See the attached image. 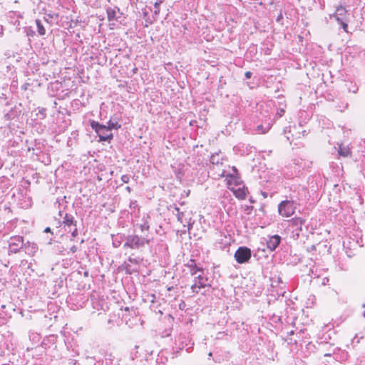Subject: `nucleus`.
I'll return each instance as SVG.
<instances>
[{
	"instance_id": "24",
	"label": "nucleus",
	"mask_w": 365,
	"mask_h": 365,
	"mask_svg": "<svg viewBox=\"0 0 365 365\" xmlns=\"http://www.w3.org/2000/svg\"><path fill=\"white\" fill-rule=\"evenodd\" d=\"M163 3V0H159L158 1H155V4H154V8H155V11H154V14L158 16L160 13V5Z\"/></svg>"
},
{
	"instance_id": "4",
	"label": "nucleus",
	"mask_w": 365,
	"mask_h": 365,
	"mask_svg": "<svg viewBox=\"0 0 365 365\" xmlns=\"http://www.w3.org/2000/svg\"><path fill=\"white\" fill-rule=\"evenodd\" d=\"M9 254H16L24 247V238L21 236H12L9 240Z\"/></svg>"
},
{
	"instance_id": "43",
	"label": "nucleus",
	"mask_w": 365,
	"mask_h": 365,
	"mask_svg": "<svg viewBox=\"0 0 365 365\" xmlns=\"http://www.w3.org/2000/svg\"><path fill=\"white\" fill-rule=\"evenodd\" d=\"M159 0H156V1H158Z\"/></svg>"
},
{
	"instance_id": "14",
	"label": "nucleus",
	"mask_w": 365,
	"mask_h": 365,
	"mask_svg": "<svg viewBox=\"0 0 365 365\" xmlns=\"http://www.w3.org/2000/svg\"><path fill=\"white\" fill-rule=\"evenodd\" d=\"M187 267L190 269L191 275H195L198 272L203 273L202 268L197 267L194 260H190V262L187 264Z\"/></svg>"
},
{
	"instance_id": "25",
	"label": "nucleus",
	"mask_w": 365,
	"mask_h": 365,
	"mask_svg": "<svg viewBox=\"0 0 365 365\" xmlns=\"http://www.w3.org/2000/svg\"><path fill=\"white\" fill-rule=\"evenodd\" d=\"M58 14H56V13H53V14H46V16H44V19L46 21H48L49 19H58Z\"/></svg>"
},
{
	"instance_id": "20",
	"label": "nucleus",
	"mask_w": 365,
	"mask_h": 365,
	"mask_svg": "<svg viewBox=\"0 0 365 365\" xmlns=\"http://www.w3.org/2000/svg\"><path fill=\"white\" fill-rule=\"evenodd\" d=\"M36 24L37 27L38 33L40 36H43L46 34V29L44 26H43L41 21L38 19L36 20Z\"/></svg>"
},
{
	"instance_id": "15",
	"label": "nucleus",
	"mask_w": 365,
	"mask_h": 365,
	"mask_svg": "<svg viewBox=\"0 0 365 365\" xmlns=\"http://www.w3.org/2000/svg\"><path fill=\"white\" fill-rule=\"evenodd\" d=\"M232 189L233 190V192L236 197L241 199V200H243L246 197L247 192H246V189H245V186H243L242 187H240L235 190H234V188H232Z\"/></svg>"
},
{
	"instance_id": "28",
	"label": "nucleus",
	"mask_w": 365,
	"mask_h": 365,
	"mask_svg": "<svg viewBox=\"0 0 365 365\" xmlns=\"http://www.w3.org/2000/svg\"><path fill=\"white\" fill-rule=\"evenodd\" d=\"M26 31L28 36H34L35 34V32L33 31L31 27L26 28Z\"/></svg>"
},
{
	"instance_id": "33",
	"label": "nucleus",
	"mask_w": 365,
	"mask_h": 365,
	"mask_svg": "<svg viewBox=\"0 0 365 365\" xmlns=\"http://www.w3.org/2000/svg\"><path fill=\"white\" fill-rule=\"evenodd\" d=\"M252 72H250V71H247V72L245 73V78H247V79H248V78H251V76H252Z\"/></svg>"
},
{
	"instance_id": "22",
	"label": "nucleus",
	"mask_w": 365,
	"mask_h": 365,
	"mask_svg": "<svg viewBox=\"0 0 365 365\" xmlns=\"http://www.w3.org/2000/svg\"><path fill=\"white\" fill-rule=\"evenodd\" d=\"M106 127L109 128V130L111 131L112 129L118 130L120 128L121 125L117 121L113 122L111 120H110L108 122V125H106Z\"/></svg>"
},
{
	"instance_id": "10",
	"label": "nucleus",
	"mask_w": 365,
	"mask_h": 365,
	"mask_svg": "<svg viewBox=\"0 0 365 365\" xmlns=\"http://www.w3.org/2000/svg\"><path fill=\"white\" fill-rule=\"evenodd\" d=\"M304 222L305 220L301 217H294L290 221V225L294 228L297 237L299 236V232L302 231V226L304 225Z\"/></svg>"
},
{
	"instance_id": "21",
	"label": "nucleus",
	"mask_w": 365,
	"mask_h": 365,
	"mask_svg": "<svg viewBox=\"0 0 365 365\" xmlns=\"http://www.w3.org/2000/svg\"><path fill=\"white\" fill-rule=\"evenodd\" d=\"M123 235H118L113 238V245L115 247H118L121 245L122 241L123 240Z\"/></svg>"
},
{
	"instance_id": "41",
	"label": "nucleus",
	"mask_w": 365,
	"mask_h": 365,
	"mask_svg": "<svg viewBox=\"0 0 365 365\" xmlns=\"http://www.w3.org/2000/svg\"><path fill=\"white\" fill-rule=\"evenodd\" d=\"M362 307H365V304H364L362 305Z\"/></svg>"
},
{
	"instance_id": "11",
	"label": "nucleus",
	"mask_w": 365,
	"mask_h": 365,
	"mask_svg": "<svg viewBox=\"0 0 365 365\" xmlns=\"http://www.w3.org/2000/svg\"><path fill=\"white\" fill-rule=\"evenodd\" d=\"M142 259L139 257H133V255H130L128 259L127 262H125V269L126 272L128 273H131L132 272L135 271L134 269L132 268L131 264H140V263L142 262Z\"/></svg>"
},
{
	"instance_id": "17",
	"label": "nucleus",
	"mask_w": 365,
	"mask_h": 365,
	"mask_svg": "<svg viewBox=\"0 0 365 365\" xmlns=\"http://www.w3.org/2000/svg\"><path fill=\"white\" fill-rule=\"evenodd\" d=\"M105 360L107 365H117L118 361L112 353H106Z\"/></svg>"
},
{
	"instance_id": "40",
	"label": "nucleus",
	"mask_w": 365,
	"mask_h": 365,
	"mask_svg": "<svg viewBox=\"0 0 365 365\" xmlns=\"http://www.w3.org/2000/svg\"><path fill=\"white\" fill-rule=\"evenodd\" d=\"M294 334L293 331H290V334Z\"/></svg>"
},
{
	"instance_id": "37",
	"label": "nucleus",
	"mask_w": 365,
	"mask_h": 365,
	"mask_svg": "<svg viewBox=\"0 0 365 365\" xmlns=\"http://www.w3.org/2000/svg\"><path fill=\"white\" fill-rule=\"evenodd\" d=\"M44 232H51V228H50V227H46V228L44 230Z\"/></svg>"
},
{
	"instance_id": "26",
	"label": "nucleus",
	"mask_w": 365,
	"mask_h": 365,
	"mask_svg": "<svg viewBox=\"0 0 365 365\" xmlns=\"http://www.w3.org/2000/svg\"><path fill=\"white\" fill-rule=\"evenodd\" d=\"M68 232H71L72 237H75L78 235V229L76 227V225L75 227L68 228Z\"/></svg>"
},
{
	"instance_id": "27",
	"label": "nucleus",
	"mask_w": 365,
	"mask_h": 365,
	"mask_svg": "<svg viewBox=\"0 0 365 365\" xmlns=\"http://www.w3.org/2000/svg\"><path fill=\"white\" fill-rule=\"evenodd\" d=\"M139 227L141 232H144L145 230L148 231L150 228V226L147 222H145L144 224L140 225Z\"/></svg>"
},
{
	"instance_id": "12",
	"label": "nucleus",
	"mask_w": 365,
	"mask_h": 365,
	"mask_svg": "<svg viewBox=\"0 0 365 365\" xmlns=\"http://www.w3.org/2000/svg\"><path fill=\"white\" fill-rule=\"evenodd\" d=\"M63 224L68 228H71L76 225V221L74 220V217L72 215L66 214L63 217Z\"/></svg>"
},
{
	"instance_id": "29",
	"label": "nucleus",
	"mask_w": 365,
	"mask_h": 365,
	"mask_svg": "<svg viewBox=\"0 0 365 365\" xmlns=\"http://www.w3.org/2000/svg\"><path fill=\"white\" fill-rule=\"evenodd\" d=\"M121 180L123 181V182L124 183H128L130 180V177L128 175H123L121 176Z\"/></svg>"
},
{
	"instance_id": "30",
	"label": "nucleus",
	"mask_w": 365,
	"mask_h": 365,
	"mask_svg": "<svg viewBox=\"0 0 365 365\" xmlns=\"http://www.w3.org/2000/svg\"><path fill=\"white\" fill-rule=\"evenodd\" d=\"M339 153L340 155H343V156H347L348 154H349V151L347 150H342V149H340L339 150Z\"/></svg>"
},
{
	"instance_id": "42",
	"label": "nucleus",
	"mask_w": 365,
	"mask_h": 365,
	"mask_svg": "<svg viewBox=\"0 0 365 365\" xmlns=\"http://www.w3.org/2000/svg\"><path fill=\"white\" fill-rule=\"evenodd\" d=\"M364 317H365V312H364Z\"/></svg>"
},
{
	"instance_id": "16",
	"label": "nucleus",
	"mask_w": 365,
	"mask_h": 365,
	"mask_svg": "<svg viewBox=\"0 0 365 365\" xmlns=\"http://www.w3.org/2000/svg\"><path fill=\"white\" fill-rule=\"evenodd\" d=\"M24 247H25L26 252H28L29 255H34L38 250L37 245L36 244L31 243L29 242L24 243Z\"/></svg>"
},
{
	"instance_id": "36",
	"label": "nucleus",
	"mask_w": 365,
	"mask_h": 365,
	"mask_svg": "<svg viewBox=\"0 0 365 365\" xmlns=\"http://www.w3.org/2000/svg\"><path fill=\"white\" fill-rule=\"evenodd\" d=\"M185 306V303H184V302H182V303L180 304V305H179L180 309H182Z\"/></svg>"
},
{
	"instance_id": "39",
	"label": "nucleus",
	"mask_w": 365,
	"mask_h": 365,
	"mask_svg": "<svg viewBox=\"0 0 365 365\" xmlns=\"http://www.w3.org/2000/svg\"><path fill=\"white\" fill-rule=\"evenodd\" d=\"M208 356H209L210 357V356H212V353H211V352H210V353H209V354H208Z\"/></svg>"
},
{
	"instance_id": "3",
	"label": "nucleus",
	"mask_w": 365,
	"mask_h": 365,
	"mask_svg": "<svg viewBox=\"0 0 365 365\" xmlns=\"http://www.w3.org/2000/svg\"><path fill=\"white\" fill-rule=\"evenodd\" d=\"M296 210V206L293 201L284 200L278 205V212L280 215L284 217L292 216Z\"/></svg>"
},
{
	"instance_id": "13",
	"label": "nucleus",
	"mask_w": 365,
	"mask_h": 365,
	"mask_svg": "<svg viewBox=\"0 0 365 365\" xmlns=\"http://www.w3.org/2000/svg\"><path fill=\"white\" fill-rule=\"evenodd\" d=\"M210 162L212 165H222L223 163V158L222 156L219 153H215L211 155Z\"/></svg>"
},
{
	"instance_id": "18",
	"label": "nucleus",
	"mask_w": 365,
	"mask_h": 365,
	"mask_svg": "<svg viewBox=\"0 0 365 365\" xmlns=\"http://www.w3.org/2000/svg\"><path fill=\"white\" fill-rule=\"evenodd\" d=\"M271 128V125L269 123H267L266 125H258L255 130L257 133L264 134L267 133Z\"/></svg>"
},
{
	"instance_id": "23",
	"label": "nucleus",
	"mask_w": 365,
	"mask_h": 365,
	"mask_svg": "<svg viewBox=\"0 0 365 365\" xmlns=\"http://www.w3.org/2000/svg\"><path fill=\"white\" fill-rule=\"evenodd\" d=\"M346 9L341 6H339L336 8V12L333 15H336L338 16H344L346 14Z\"/></svg>"
},
{
	"instance_id": "9",
	"label": "nucleus",
	"mask_w": 365,
	"mask_h": 365,
	"mask_svg": "<svg viewBox=\"0 0 365 365\" xmlns=\"http://www.w3.org/2000/svg\"><path fill=\"white\" fill-rule=\"evenodd\" d=\"M281 242V237L278 235H274L269 237L267 240V247L270 251H274L279 246Z\"/></svg>"
},
{
	"instance_id": "6",
	"label": "nucleus",
	"mask_w": 365,
	"mask_h": 365,
	"mask_svg": "<svg viewBox=\"0 0 365 365\" xmlns=\"http://www.w3.org/2000/svg\"><path fill=\"white\" fill-rule=\"evenodd\" d=\"M232 173H229V174H226L225 170H223L222 171V173L220 174V176L226 177V180H227V183L229 185H234L236 186L240 185L242 180H241L240 178L237 175V168L235 166H233V167H232Z\"/></svg>"
},
{
	"instance_id": "5",
	"label": "nucleus",
	"mask_w": 365,
	"mask_h": 365,
	"mask_svg": "<svg viewBox=\"0 0 365 365\" xmlns=\"http://www.w3.org/2000/svg\"><path fill=\"white\" fill-rule=\"evenodd\" d=\"M251 250L247 247H240L235 252L234 257L239 264L247 262L251 258Z\"/></svg>"
},
{
	"instance_id": "1",
	"label": "nucleus",
	"mask_w": 365,
	"mask_h": 365,
	"mask_svg": "<svg viewBox=\"0 0 365 365\" xmlns=\"http://www.w3.org/2000/svg\"><path fill=\"white\" fill-rule=\"evenodd\" d=\"M150 242V239L144 237H140L137 235H129L125 237L124 248H130L132 250H138L145 245H148Z\"/></svg>"
},
{
	"instance_id": "34",
	"label": "nucleus",
	"mask_w": 365,
	"mask_h": 365,
	"mask_svg": "<svg viewBox=\"0 0 365 365\" xmlns=\"http://www.w3.org/2000/svg\"><path fill=\"white\" fill-rule=\"evenodd\" d=\"M78 248L76 246L73 245L71 247L70 250L72 253H75L77 251Z\"/></svg>"
},
{
	"instance_id": "19",
	"label": "nucleus",
	"mask_w": 365,
	"mask_h": 365,
	"mask_svg": "<svg viewBox=\"0 0 365 365\" xmlns=\"http://www.w3.org/2000/svg\"><path fill=\"white\" fill-rule=\"evenodd\" d=\"M171 208H173V212L176 215L177 218H178V220L180 222V223H182L183 222V220H182V217L184 216V212H181L180 210V208L176 207L175 205H171L170 206Z\"/></svg>"
},
{
	"instance_id": "35",
	"label": "nucleus",
	"mask_w": 365,
	"mask_h": 365,
	"mask_svg": "<svg viewBox=\"0 0 365 365\" xmlns=\"http://www.w3.org/2000/svg\"><path fill=\"white\" fill-rule=\"evenodd\" d=\"M284 113V109H280L278 112H277V114L279 115V117H282Z\"/></svg>"
},
{
	"instance_id": "7",
	"label": "nucleus",
	"mask_w": 365,
	"mask_h": 365,
	"mask_svg": "<svg viewBox=\"0 0 365 365\" xmlns=\"http://www.w3.org/2000/svg\"><path fill=\"white\" fill-rule=\"evenodd\" d=\"M207 277L199 274L195 278L194 284L191 286V289L193 293L197 294L200 289L210 286L207 283Z\"/></svg>"
},
{
	"instance_id": "8",
	"label": "nucleus",
	"mask_w": 365,
	"mask_h": 365,
	"mask_svg": "<svg viewBox=\"0 0 365 365\" xmlns=\"http://www.w3.org/2000/svg\"><path fill=\"white\" fill-rule=\"evenodd\" d=\"M106 13H107L108 20L110 22L114 21H118L122 15V13L120 12V9L116 6L113 7V8H112V7L107 8Z\"/></svg>"
},
{
	"instance_id": "38",
	"label": "nucleus",
	"mask_w": 365,
	"mask_h": 365,
	"mask_svg": "<svg viewBox=\"0 0 365 365\" xmlns=\"http://www.w3.org/2000/svg\"><path fill=\"white\" fill-rule=\"evenodd\" d=\"M125 190H126L128 192H130V191H131V188H130L129 186H127V187H125Z\"/></svg>"
},
{
	"instance_id": "32",
	"label": "nucleus",
	"mask_w": 365,
	"mask_h": 365,
	"mask_svg": "<svg viewBox=\"0 0 365 365\" xmlns=\"http://www.w3.org/2000/svg\"><path fill=\"white\" fill-rule=\"evenodd\" d=\"M333 17L335 18L336 21L338 22V24L339 25H340L341 23H342L344 21L343 19L340 16H336V15H333Z\"/></svg>"
},
{
	"instance_id": "2",
	"label": "nucleus",
	"mask_w": 365,
	"mask_h": 365,
	"mask_svg": "<svg viewBox=\"0 0 365 365\" xmlns=\"http://www.w3.org/2000/svg\"><path fill=\"white\" fill-rule=\"evenodd\" d=\"M91 127L99 137V141H108L110 142L113 139V133L107 128L106 125L100 124L98 122L92 120L91 122Z\"/></svg>"
},
{
	"instance_id": "31",
	"label": "nucleus",
	"mask_w": 365,
	"mask_h": 365,
	"mask_svg": "<svg viewBox=\"0 0 365 365\" xmlns=\"http://www.w3.org/2000/svg\"><path fill=\"white\" fill-rule=\"evenodd\" d=\"M340 26L345 32H348V31H347L348 25L346 22L343 21L342 23L340 24Z\"/></svg>"
}]
</instances>
